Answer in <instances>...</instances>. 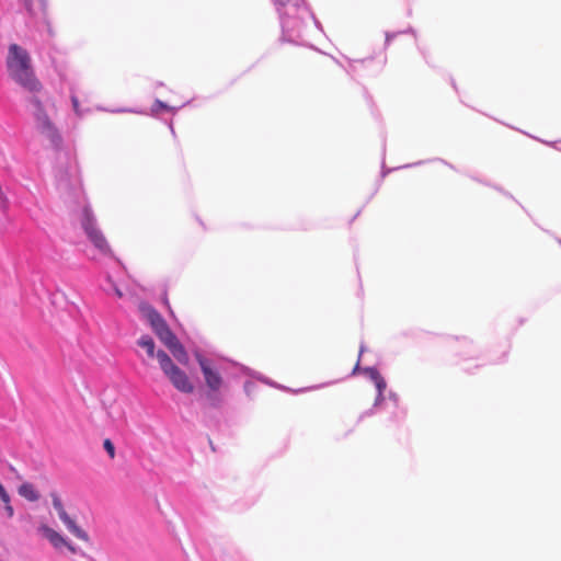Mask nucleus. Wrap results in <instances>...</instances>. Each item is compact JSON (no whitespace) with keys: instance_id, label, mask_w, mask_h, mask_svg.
Returning a JSON list of instances; mask_svg holds the SVG:
<instances>
[{"instance_id":"obj_18","label":"nucleus","mask_w":561,"mask_h":561,"mask_svg":"<svg viewBox=\"0 0 561 561\" xmlns=\"http://www.w3.org/2000/svg\"><path fill=\"white\" fill-rule=\"evenodd\" d=\"M0 499L2 502H8L10 499L9 493L5 491L4 486L0 483Z\"/></svg>"},{"instance_id":"obj_4","label":"nucleus","mask_w":561,"mask_h":561,"mask_svg":"<svg viewBox=\"0 0 561 561\" xmlns=\"http://www.w3.org/2000/svg\"><path fill=\"white\" fill-rule=\"evenodd\" d=\"M31 104L33 105V115L36 121V126L41 130V133L48 136L51 139L57 138V129L53 121L49 118L47 112L45 111L42 101L37 96H33L31 99Z\"/></svg>"},{"instance_id":"obj_19","label":"nucleus","mask_w":561,"mask_h":561,"mask_svg":"<svg viewBox=\"0 0 561 561\" xmlns=\"http://www.w3.org/2000/svg\"><path fill=\"white\" fill-rule=\"evenodd\" d=\"M113 289H114L115 295H116L118 298H122V297H123V293L121 291V289H119L117 286L113 285Z\"/></svg>"},{"instance_id":"obj_12","label":"nucleus","mask_w":561,"mask_h":561,"mask_svg":"<svg viewBox=\"0 0 561 561\" xmlns=\"http://www.w3.org/2000/svg\"><path fill=\"white\" fill-rule=\"evenodd\" d=\"M19 495L30 502H36L39 500V493L32 483L24 482L18 489Z\"/></svg>"},{"instance_id":"obj_6","label":"nucleus","mask_w":561,"mask_h":561,"mask_svg":"<svg viewBox=\"0 0 561 561\" xmlns=\"http://www.w3.org/2000/svg\"><path fill=\"white\" fill-rule=\"evenodd\" d=\"M197 362L199 364L201 370L204 375L205 382L207 387L211 391H218L222 383V377L220 376L219 371L214 367L213 363L205 358L202 355H197Z\"/></svg>"},{"instance_id":"obj_21","label":"nucleus","mask_w":561,"mask_h":561,"mask_svg":"<svg viewBox=\"0 0 561 561\" xmlns=\"http://www.w3.org/2000/svg\"><path fill=\"white\" fill-rule=\"evenodd\" d=\"M23 1H24V3H25L26 9H27L28 11H31V8H30V1H31V0H23Z\"/></svg>"},{"instance_id":"obj_13","label":"nucleus","mask_w":561,"mask_h":561,"mask_svg":"<svg viewBox=\"0 0 561 561\" xmlns=\"http://www.w3.org/2000/svg\"><path fill=\"white\" fill-rule=\"evenodd\" d=\"M137 344H138L140 347H142V348H145V350H146V352H147V354H148V356H149V357H151V358H152V357H154V355H156V354H154L156 345H154L153 340H152L149 335H144V336H141V337L138 340Z\"/></svg>"},{"instance_id":"obj_3","label":"nucleus","mask_w":561,"mask_h":561,"mask_svg":"<svg viewBox=\"0 0 561 561\" xmlns=\"http://www.w3.org/2000/svg\"><path fill=\"white\" fill-rule=\"evenodd\" d=\"M140 310L163 344L174 335L164 319L154 308L149 305H141Z\"/></svg>"},{"instance_id":"obj_8","label":"nucleus","mask_w":561,"mask_h":561,"mask_svg":"<svg viewBox=\"0 0 561 561\" xmlns=\"http://www.w3.org/2000/svg\"><path fill=\"white\" fill-rule=\"evenodd\" d=\"M164 345L170 350L173 356L182 364H186L188 360L187 353L183 345L179 342L178 337L173 335L168 340Z\"/></svg>"},{"instance_id":"obj_14","label":"nucleus","mask_w":561,"mask_h":561,"mask_svg":"<svg viewBox=\"0 0 561 561\" xmlns=\"http://www.w3.org/2000/svg\"><path fill=\"white\" fill-rule=\"evenodd\" d=\"M369 376L374 380V382L376 385V388L378 390V393L381 394L382 391L386 389V386H387L385 379L378 373V370L375 369V368L369 369Z\"/></svg>"},{"instance_id":"obj_10","label":"nucleus","mask_w":561,"mask_h":561,"mask_svg":"<svg viewBox=\"0 0 561 561\" xmlns=\"http://www.w3.org/2000/svg\"><path fill=\"white\" fill-rule=\"evenodd\" d=\"M157 358L162 371L168 378L179 368L164 351H158Z\"/></svg>"},{"instance_id":"obj_2","label":"nucleus","mask_w":561,"mask_h":561,"mask_svg":"<svg viewBox=\"0 0 561 561\" xmlns=\"http://www.w3.org/2000/svg\"><path fill=\"white\" fill-rule=\"evenodd\" d=\"M82 227L96 249L102 253L107 254L111 252V248L103 236L102 231L96 227L95 218L92 210L88 207L83 209Z\"/></svg>"},{"instance_id":"obj_16","label":"nucleus","mask_w":561,"mask_h":561,"mask_svg":"<svg viewBox=\"0 0 561 561\" xmlns=\"http://www.w3.org/2000/svg\"><path fill=\"white\" fill-rule=\"evenodd\" d=\"M103 447L106 450V453L110 456V458L114 459L115 458V447H114V444L112 443V440L110 438H105L104 439Z\"/></svg>"},{"instance_id":"obj_22","label":"nucleus","mask_w":561,"mask_h":561,"mask_svg":"<svg viewBox=\"0 0 561 561\" xmlns=\"http://www.w3.org/2000/svg\"><path fill=\"white\" fill-rule=\"evenodd\" d=\"M277 3H279L280 5H285L286 4V0H277Z\"/></svg>"},{"instance_id":"obj_15","label":"nucleus","mask_w":561,"mask_h":561,"mask_svg":"<svg viewBox=\"0 0 561 561\" xmlns=\"http://www.w3.org/2000/svg\"><path fill=\"white\" fill-rule=\"evenodd\" d=\"M70 99H71V103H72L73 112L76 113V115H77L78 117H81V116H83V114H84V113L89 112V108H82V107L80 106L79 98H78V95L75 93V91H71Z\"/></svg>"},{"instance_id":"obj_5","label":"nucleus","mask_w":561,"mask_h":561,"mask_svg":"<svg viewBox=\"0 0 561 561\" xmlns=\"http://www.w3.org/2000/svg\"><path fill=\"white\" fill-rule=\"evenodd\" d=\"M51 502H53V506L54 508L56 510L59 518L62 520V523L65 524V526L68 528V530L73 535L76 536L78 539L82 540V541H85L88 542L89 541V536L88 534L82 529L80 528L77 523L75 522L73 518H71L65 507H64V504L60 500V497L56 494V493H53L51 495Z\"/></svg>"},{"instance_id":"obj_23","label":"nucleus","mask_w":561,"mask_h":561,"mask_svg":"<svg viewBox=\"0 0 561 561\" xmlns=\"http://www.w3.org/2000/svg\"><path fill=\"white\" fill-rule=\"evenodd\" d=\"M156 104L159 105L160 107H164L163 103L160 101H157Z\"/></svg>"},{"instance_id":"obj_20","label":"nucleus","mask_w":561,"mask_h":561,"mask_svg":"<svg viewBox=\"0 0 561 561\" xmlns=\"http://www.w3.org/2000/svg\"><path fill=\"white\" fill-rule=\"evenodd\" d=\"M64 547H66L70 552L72 553H76L77 552V549L67 541V545H64Z\"/></svg>"},{"instance_id":"obj_1","label":"nucleus","mask_w":561,"mask_h":561,"mask_svg":"<svg viewBox=\"0 0 561 561\" xmlns=\"http://www.w3.org/2000/svg\"><path fill=\"white\" fill-rule=\"evenodd\" d=\"M7 67L10 77L23 88L31 92H38L42 89L34 75L28 53L18 44L9 46Z\"/></svg>"},{"instance_id":"obj_7","label":"nucleus","mask_w":561,"mask_h":561,"mask_svg":"<svg viewBox=\"0 0 561 561\" xmlns=\"http://www.w3.org/2000/svg\"><path fill=\"white\" fill-rule=\"evenodd\" d=\"M169 380L181 392L191 393L194 390V387L187 375L180 368L173 371V374L169 377Z\"/></svg>"},{"instance_id":"obj_9","label":"nucleus","mask_w":561,"mask_h":561,"mask_svg":"<svg viewBox=\"0 0 561 561\" xmlns=\"http://www.w3.org/2000/svg\"><path fill=\"white\" fill-rule=\"evenodd\" d=\"M38 530L56 549H59L64 547V545H67V540L59 533H57L49 526L41 525Z\"/></svg>"},{"instance_id":"obj_11","label":"nucleus","mask_w":561,"mask_h":561,"mask_svg":"<svg viewBox=\"0 0 561 561\" xmlns=\"http://www.w3.org/2000/svg\"><path fill=\"white\" fill-rule=\"evenodd\" d=\"M157 358L162 371L168 378L179 368L164 351H158Z\"/></svg>"},{"instance_id":"obj_17","label":"nucleus","mask_w":561,"mask_h":561,"mask_svg":"<svg viewBox=\"0 0 561 561\" xmlns=\"http://www.w3.org/2000/svg\"><path fill=\"white\" fill-rule=\"evenodd\" d=\"M3 504H4V510L7 512L8 517L11 518L14 515V510L11 505V499H8V502H3Z\"/></svg>"}]
</instances>
